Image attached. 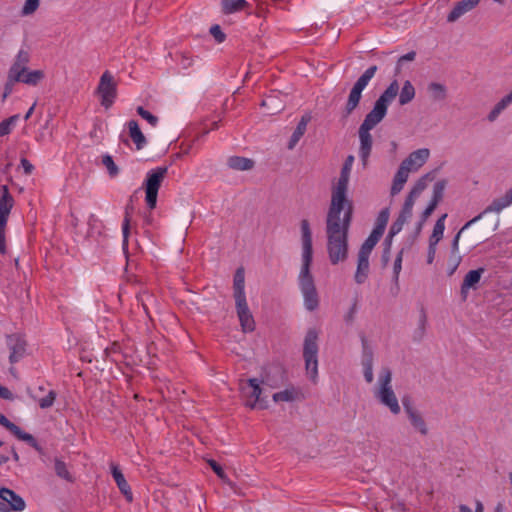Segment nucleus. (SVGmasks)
Returning <instances> with one entry per match:
<instances>
[{"label":"nucleus","instance_id":"32","mask_svg":"<svg viewBox=\"0 0 512 512\" xmlns=\"http://www.w3.org/2000/svg\"><path fill=\"white\" fill-rule=\"evenodd\" d=\"M382 235L383 234L379 233L378 231L372 230L371 234L368 236V238L362 244L358 254L369 257L373 248L378 243V241L380 240Z\"/></svg>","mask_w":512,"mask_h":512},{"label":"nucleus","instance_id":"27","mask_svg":"<svg viewBox=\"0 0 512 512\" xmlns=\"http://www.w3.org/2000/svg\"><path fill=\"white\" fill-rule=\"evenodd\" d=\"M227 165L233 170L247 171L254 167V161L241 156H231L227 160Z\"/></svg>","mask_w":512,"mask_h":512},{"label":"nucleus","instance_id":"3","mask_svg":"<svg viewBox=\"0 0 512 512\" xmlns=\"http://www.w3.org/2000/svg\"><path fill=\"white\" fill-rule=\"evenodd\" d=\"M374 397L389 411L398 415L401 411L397 396L392 388V372L389 367H382L374 388Z\"/></svg>","mask_w":512,"mask_h":512},{"label":"nucleus","instance_id":"42","mask_svg":"<svg viewBox=\"0 0 512 512\" xmlns=\"http://www.w3.org/2000/svg\"><path fill=\"white\" fill-rule=\"evenodd\" d=\"M102 164L107 169L110 177H116L119 173L118 166L114 163L113 158L106 154L102 157Z\"/></svg>","mask_w":512,"mask_h":512},{"label":"nucleus","instance_id":"11","mask_svg":"<svg viewBox=\"0 0 512 512\" xmlns=\"http://www.w3.org/2000/svg\"><path fill=\"white\" fill-rule=\"evenodd\" d=\"M262 383L263 381H260L257 378H250L246 383L241 384V392L243 397L246 399V406L252 409L255 408L257 404H259V407L262 409L267 407V405L264 404V401L260 398L262 393L260 385Z\"/></svg>","mask_w":512,"mask_h":512},{"label":"nucleus","instance_id":"15","mask_svg":"<svg viewBox=\"0 0 512 512\" xmlns=\"http://www.w3.org/2000/svg\"><path fill=\"white\" fill-rule=\"evenodd\" d=\"M235 305L242 331L244 333L253 332L255 330V321L248 307L247 300L236 301Z\"/></svg>","mask_w":512,"mask_h":512},{"label":"nucleus","instance_id":"29","mask_svg":"<svg viewBox=\"0 0 512 512\" xmlns=\"http://www.w3.org/2000/svg\"><path fill=\"white\" fill-rule=\"evenodd\" d=\"M427 91L434 101H443L447 97V88L438 82H431L427 86Z\"/></svg>","mask_w":512,"mask_h":512},{"label":"nucleus","instance_id":"63","mask_svg":"<svg viewBox=\"0 0 512 512\" xmlns=\"http://www.w3.org/2000/svg\"><path fill=\"white\" fill-rule=\"evenodd\" d=\"M417 197H418V195L414 194V192H412L410 190V192H409L408 196L406 197L405 202H404L403 205L413 208L415 200H416Z\"/></svg>","mask_w":512,"mask_h":512},{"label":"nucleus","instance_id":"64","mask_svg":"<svg viewBox=\"0 0 512 512\" xmlns=\"http://www.w3.org/2000/svg\"><path fill=\"white\" fill-rule=\"evenodd\" d=\"M500 111L498 109H496L495 107L490 111V113L488 114L487 116V119L490 121V122H493L497 119V117L500 115Z\"/></svg>","mask_w":512,"mask_h":512},{"label":"nucleus","instance_id":"39","mask_svg":"<svg viewBox=\"0 0 512 512\" xmlns=\"http://www.w3.org/2000/svg\"><path fill=\"white\" fill-rule=\"evenodd\" d=\"M362 343H363V353H362V360H361L362 367L363 368L373 367V360H374L373 351L371 350V348L368 347L367 342L364 338L362 339Z\"/></svg>","mask_w":512,"mask_h":512},{"label":"nucleus","instance_id":"17","mask_svg":"<svg viewBox=\"0 0 512 512\" xmlns=\"http://www.w3.org/2000/svg\"><path fill=\"white\" fill-rule=\"evenodd\" d=\"M0 425L9 430L19 440L29 443L32 447L37 448V442L35 438L20 429L16 424L12 423L6 416L0 412Z\"/></svg>","mask_w":512,"mask_h":512},{"label":"nucleus","instance_id":"10","mask_svg":"<svg viewBox=\"0 0 512 512\" xmlns=\"http://www.w3.org/2000/svg\"><path fill=\"white\" fill-rule=\"evenodd\" d=\"M398 93L399 83L397 80H393L375 101L374 106L368 115L378 119V121H382L387 114L388 106L396 98Z\"/></svg>","mask_w":512,"mask_h":512},{"label":"nucleus","instance_id":"48","mask_svg":"<svg viewBox=\"0 0 512 512\" xmlns=\"http://www.w3.org/2000/svg\"><path fill=\"white\" fill-rule=\"evenodd\" d=\"M403 249L397 254L393 265V281L398 284L399 275L402 269Z\"/></svg>","mask_w":512,"mask_h":512},{"label":"nucleus","instance_id":"38","mask_svg":"<svg viewBox=\"0 0 512 512\" xmlns=\"http://www.w3.org/2000/svg\"><path fill=\"white\" fill-rule=\"evenodd\" d=\"M296 391L292 389H286L284 391L277 392L273 395L275 402H292L296 399Z\"/></svg>","mask_w":512,"mask_h":512},{"label":"nucleus","instance_id":"62","mask_svg":"<svg viewBox=\"0 0 512 512\" xmlns=\"http://www.w3.org/2000/svg\"><path fill=\"white\" fill-rule=\"evenodd\" d=\"M0 398L5 399V400H12L13 394L11 393V391L8 388L0 385Z\"/></svg>","mask_w":512,"mask_h":512},{"label":"nucleus","instance_id":"31","mask_svg":"<svg viewBox=\"0 0 512 512\" xmlns=\"http://www.w3.org/2000/svg\"><path fill=\"white\" fill-rule=\"evenodd\" d=\"M309 118L302 117L288 142V149L292 150L304 135L307 129Z\"/></svg>","mask_w":512,"mask_h":512},{"label":"nucleus","instance_id":"55","mask_svg":"<svg viewBox=\"0 0 512 512\" xmlns=\"http://www.w3.org/2000/svg\"><path fill=\"white\" fill-rule=\"evenodd\" d=\"M512 103V91L504 96L494 107L502 112L508 105Z\"/></svg>","mask_w":512,"mask_h":512},{"label":"nucleus","instance_id":"35","mask_svg":"<svg viewBox=\"0 0 512 512\" xmlns=\"http://www.w3.org/2000/svg\"><path fill=\"white\" fill-rule=\"evenodd\" d=\"M222 10L226 14H231L242 10L247 2L245 0H221Z\"/></svg>","mask_w":512,"mask_h":512},{"label":"nucleus","instance_id":"18","mask_svg":"<svg viewBox=\"0 0 512 512\" xmlns=\"http://www.w3.org/2000/svg\"><path fill=\"white\" fill-rule=\"evenodd\" d=\"M111 473L118 489L123 494L127 502L131 503L133 501V493L131 491V487L126 481L119 467L114 463H111Z\"/></svg>","mask_w":512,"mask_h":512},{"label":"nucleus","instance_id":"25","mask_svg":"<svg viewBox=\"0 0 512 512\" xmlns=\"http://www.w3.org/2000/svg\"><path fill=\"white\" fill-rule=\"evenodd\" d=\"M409 171L405 166H399L398 171L396 172L392 187H391V195L394 196L398 194L404 187V184L407 182L409 177Z\"/></svg>","mask_w":512,"mask_h":512},{"label":"nucleus","instance_id":"19","mask_svg":"<svg viewBox=\"0 0 512 512\" xmlns=\"http://www.w3.org/2000/svg\"><path fill=\"white\" fill-rule=\"evenodd\" d=\"M480 0H461L458 1L451 12L447 16L448 22H455L458 20L462 15L466 14L467 12L474 9L478 4Z\"/></svg>","mask_w":512,"mask_h":512},{"label":"nucleus","instance_id":"40","mask_svg":"<svg viewBox=\"0 0 512 512\" xmlns=\"http://www.w3.org/2000/svg\"><path fill=\"white\" fill-rule=\"evenodd\" d=\"M57 397V393L54 390H50L45 397L37 399L36 397H33L35 400H37L38 405L41 409H48L53 406L55 400Z\"/></svg>","mask_w":512,"mask_h":512},{"label":"nucleus","instance_id":"41","mask_svg":"<svg viewBox=\"0 0 512 512\" xmlns=\"http://www.w3.org/2000/svg\"><path fill=\"white\" fill-rule=\"evenodd\" d=\"M445 187H446V181L445 180H440V181L436 182L434 184V187H433V196H432V199H431L430 202L435 203L436 205H438V203L443 198Z\"/></svg>","mask_w":512,"mask_h":512},{"label":"nucleus","instance_id":"34","mask_svg":"<svg viewBox=\"0 0 512 512\" xmlns=\"http://www.w3.org/2000/svg\"><path fill=\"white\" fill-rule=\"evenodd\" d=\"M447 214H443L435 223L432 234L429 238L430 243L438 244L443 237L445 230V219Z\"/></svg>","mask_w":512,"mask_h":512},{"label":"nucleus","instance_id":"23","mask_svg":"<svg viewBox=\"0 0 512 512\" xmlns=\"http://www.w3.org/2000/svg\"><path fill=\"white\" fill-rule=\"evenodd\" d=\"M483 272H484V269L479 268L476 270H470L465 275L463 283L461 285V294H462L463 298H466V294L470 288H475L476 284L479 283Z\"/></svg>","mask_w":512,"mask_h":512},{"label":"nucleus","instance_id":"50","mask_svg":"<svg viewBox=\"0 0 512 512\" xmlns=\"http://www.w3.org/2000/svg\"><path fill=\"white\" fill-rule=\"evenodd\" d=\"M137 113L145 119L151 126L155 127L158 123V118L151 114L149 111L145 110L142 106L137 108Z\"/></svg>","mask_w":512,"mask_h":512},{"label":"nucleus","instance_id":"6","mask_svg":"<svg viewBox=\"0 0 512 512\" xmlns=\"http://www.w3.org/2000/svg\"><path fill=\"white\" fill-rule=\"evenodd\" d=\"M510 205H512V187L506 191V193L501 196V197H498V198H495L484 210L483 212H481L479 215H477L476 217H474L473 219L469 220L459 231L458 233L455 235L453 241H452V246H451V249H452V253L453 254H456L458 253V250H459V241H460V237H461V234L464 230H466L467 228H469L472 224L476 223L477 221H479L483 215L485 214H488V213H500L502 210H504L505 208L509 207Z\"/></svg>","mask_w":512,"mask_h":512},{"label":"nucleus","instance_id":"1","mask_svg":"<svg viewBox=\"0 0 512 512\" xmlns=\"http://www.w3.org/2000/svg\"><path fill=\"white\" fill-rule=\"evenodd\" d=\"M353 206L330 205L326 217L327 253L331 264L337 265L348 257V232Z\"/></svg>","mask_w":512,"mask_h":512},{"label":"nucleus","instance_id":"24","mask_svg":"<svg viewBox=\"0 0 512 512\" xmlns=\"http://www.w3.org/2000/svg\"><path fill=\"white\" fill-rule=\"evenodd\" d=\"M127 125H128V129H129V136H130L131 140L134 142V144L136 145V149L137 150L143 149L147 144V140H146L144 134L142 133V131L140 130L138 122L135 120H130L127 123Z\"/></svg>","mask_w":512,"mask_h":512},{"label":"nucleus","instance_id":"46","mask_svg":"<svg viewBox=\"0 0 512 512\" xmlns=\"http://www.w3.org/2000/svg\"><path fill=\"white\" fill-rule=\"evenodd\" d=\"M430 180H432L431 175L429 173L425 174L420 179H418V181L415 183L411 191L419 196L426 189L427 183Z\"/></svg>","mask_w":512,"mask_h":512},{"label":"nucleus","instance_id":"36","mask_svg":"<svg viewBox=\"0 0 512 512\" xmlns=\"http://www.w3.org/2000/svg\"><path fill=\"white\" fill-rule=\"evenodd\" d=\"M18 119L19 115L15 114L0 122V137L10 134Z\"/></svg>","mask_w":512,"mask_h":512},{"label":"nucleus","instance_id":"51","mask_svg":"<svg viewBox=\"0 0 512 512\" xmlns=\"http://www.w3.org/2000/svg\"><path fill=\"white\" fill-rule=\"evenodd\" d=\"M426 324H427V315H426L425 310L422 309L420 312V316H419L418 328L416 330L418 339H421L424 336Z\"/></svg>","mask_w":512,"mask_h":512},{"label":"nucleus","instance_id":"12","mask_svg":"<svg viewBox=\"0 0 512 512\" xmlns=\"http://www.w3.org/2000/svg\"><path fill=\"white\" fill-rule=\"evenodd\" d=\"M97 92L101 97V105L105 108L111 107L117 95V88L113 76L108 71L102 74Z\"/></svg>","mask_w":512,"mask_h":512},{"label":"nucleus","instance_id":"28","mask_svg":"<svg viewBox=\"0 0 512 512\" xmlns=\"http://www.w3.org/2000/svg\"><path fill=\"white\" fill-rule=\"evenodd\" d=\"M19 82L30 86H36L39 82H41L45 78V74L42 70H32L28 69L20 74Z\"/></svg>","mask_w":512,"mask_h":512},{"label":"nucleus","instance_id":"26","mask_svg":"<svg viewBox=\"0 0 512 512\" xmlns=\"http://www.w3.org/2000/svg\"><path fill=\"white\" fill-rule=\"evenodd\" d=\"M369 274V257L358 254V263L355 273V281L357 284H363Z\"/></svg>","mask_w":512,"mask_h":512},{"label":"nucleus","instance_id":"14","mask_svg":"<svg viewBox=\"0 0 512 512\" xmlns=\"http://www.w3.org/2000/svg\"><path fill=\"white\" fill-rule=\"evenodd\" d=\"M404 411L410 421L412 427L419 432L421 435L426 436L428 434L427 424L422 414L414 408L410 401L406 398L402 400Z\"/></svg>","mask_w":512,"mask_h":512},{"label":"nucleus","instance_id":"37","mask_svg":"<svg viewBox=\"0 0 512 512\" xmlns=\"http://www.w3.org/2000/svg\"><path fill=\"white\" fill-rule=\"evenodd\" d=\"M389 209L388 208H384L380 211L378 217H377V220H376V225L374 227V231H378L379 233L383 234L384 231H385V228H386V225L388 223V220H389Z\"/></svg>","mask_w":512,"mask_h":512},{"label":"nucleus","instance_id":"8","mask_svg":"<svg viewBox=\"0 0 512 512\" xmlns=\"http://www.w3.org/2000/svg\"><path fill=\"white\" fill-rule=\"evenodd\" d=\"M380 122L381 121H378V119L367 114L364 118V121L362 122V124L359 127V130H358V136H359V141H360L359 157H360L364 167H366L368 164V159H369V156H370L371 150H372L373 140H372V135H371L370 131L373 128H375Z\"/></svg>","mask_w":512,"mask_h":512},{"label":"nucleus","instance_id":"57","mask_svg":"<svg viewBox=\"0 0 512 512\" xmlns=\"http://www.w3.org/2000/svg\"><path fill=\"white\" fill-rule=\"evenodd\" d=\"M210 33L218 43H222L225 40V34L222 32L219 25L212 26L210 28Z\"/></svg>","mask_w":512,"mask_h":512},{"label":"nucleus","instance_id":"21","mask_svg":"<svg viewBox=\"0 0 512 512\" xmlns=\"http://www.w3.org/2000/svg\"><path fill=\"white\" fill-rule=\"evenodd\" d=\"M29 60H30L29 53L25 50H20L17 53L16 58L8 72L15 76L20 77V74L25 72L28 69L27 65L29 63Z\"/></svg>","mask_w":512,"mask_h":512},{"label":"nucleus","instance_id":"4","mask_svg":"<svg viewBox=\"0 0 512 512\" xmlns=\"http://www.w3.org/2000/svg\"><path fill=\"white\" fill-rule=\"evenodd\" d=\"M318 332L311 328L307 331L303 343V358L307 376L314 383L318 377Z\"/></svg>","mask_w":512,"mask_h":512},{"label":"nucleus","instance_id":"43","mask_svg":"<svg viewBox=\"0 0 512 512\" xmlns=\"http://www.w3.org/2000/svg\"><path fill=\"white\" fill-rule=\"evenodd\" d=\"M54 468L57 476L67 481H72V476L69 473L66 464L62 460L56 459Z\"/></svg>","mask_w":512,"mask_h":512},{"label":"nucleus","instance_id":"20","mask_svg":"<svg viewBox=\"0 0 512 512\" xmlns=\"http://www.w3.org/2000/svg\"><path fill=\"white\" fill-rule=\"evenodd\" d=\"M0 498L2 502H6L10 505L11 509L14 511L21 512L25 509L26 504L21 496L16 494L13 490L8 488L0 489Z\"/></svg>","mask_w":512,"mask_h":512},{"label":"nucleus","instance_id":"2","mask_svg":"<svg viewBox=\"0 0 512 512\" xmlns=\"http://www.w3.org/2000/svg\"><path fill=\"white\" fill-rule=\"evenodd\" d=\"M302 241V265L298 276V283L304 298V306L309 311H314L319 305V298L314 284L310 267L313 259L312 233L309 222L301 221Z\"/></svg>","mask_w":512,"mask_h":512},{"label":"nucleus","instance_id":"47","mask_svg":"<svg viewBox=\"0 0 512 512\" xmlns=\"http://www.w3.org/2000/svg\"><path fill=\"white\" fill-rule=\"evenodd\" d=\"M40 0H26L22 10L21 15L22 16H29L32 15L39 7Z\"/></svg>","mask_w":512,"mask_h":512},{"label":"nucleus","instance_id":"9","mask_svg":"<svg viewBox=\"0 0 512 512\" xmlns=\"http://www.w3.org/2000/svg\"><path fill=\"white\" fill-rule=\"evenodd\" d=\"M376 71L377 66H370L353 85L345 105V112L347 115L351 114L358 107L362 97V91L367 87Z\"/></svg>","mask_w":512,"mask_h":512},{"label":"nucleus","instance_id":"61","mask_svg":"<svg viewBox=\"0 0 512 512\" xmlns=\"http://www.w3.org/2000/svg\"><path fill=\"white\" fill-rule=\"evenodd\" d=\"M363 375L367 383H372L374 380L373 367L363 368Z\"/></svg>","mask_w":512,"mask_h":512},{"label":"nucleus","instance_id":"44","mask_svg":"<svg viewBox=\"0 0 512 512\" xmlns=\"http://www.w3.org/2000/svg\"><path fill=\"white\" fill-rule=\"evenodd\" d=\"M133 209L132 206L127 205L125 209V216L122 224V234L124 245L128 242L129 229H130V211Z\"/></svg>","mask_w":512,"mask_h":512},{"label":"nucleus","instance_id":"58","mask_svg":"<svg viewBox=\"0 0 512 512\" xmlns=\"http://www.w3.org/2000/svg\"><path fill=\"white\" fill-rule=\"evenodd\" d=\"M412 211L413 208L403 205L398 217L407 222L412 216Z\"/></svg>","mask_w":512,"mask_h":512},{"label":"nucleus","instance_id":"53","mask_svg":"<svg viewBox=\"0 0 512 512\" xmlns=\"http://www.w3.org/2000/svg\"><path fill=\"white\" fill-rule=\"evenodd\" d=\"M209 466L212 468V470L216 473V475L223 481L227 480V475L224 472L221 465H219L215 460H209L208 461Z\"/></svg>","mask_w":512,"mask_h":512},{"label":"nucleus","instance_id":"54","mask_svg":"<svg viewBox=\"0 0 512 512\" xmlns=\"http://www.w3.org/2000/svg\"><path fill=\"white\" fill-rule=\"evenodd\" d=\"M437 205L435 203L430 202L426 209L423 211L421 216V221L418 225V230L422 228L423 223L427 220V218L433 213V211L436 209Z\"/></svg>","mask_w":512,"mask_h":512},{"label":"nucleus","instance_id":"22","mask_svg":"<svg viewBox=\"0 0 512 512\" xmlns=\"http://www.w3.org/2000/svg\"><path fill=\"white\" fill-rule=\"evenodd\" d=\"M234 298L236 301L246 300L245 295V274L243 268H238L233 281Z\"/></svg>","mask_w":512,"mask_h":512},{"label":"nucleus","instance_id":"45","mask_svg":"<svg viewBox=\"0 0 512 512\" xmlns=\"http://www.w3.org/2000/svg\"><path fill=\"white\" fill-rule=\"evenodd\" d=\"M19 77L15 76L8 72L7 81L4 86V92L2 96V100L4 101L12 92L14 89V85L19 82Z\"/></svg>","mask_w":512,"mask_h":512},{"label":"nucleus","instance_id":"30","mask_svg":"<svg viewBox=\"0 0 512 512\" xmlns=\"http://www.w3.org/2000/svg\"><path fill=\"white\" fill-rule=\"evenodd\" d=\"M398 94H399V104L401 106H404V105H407L408 103H410L414 99L416 91H415L413 84L409 80H406L403 83V86Z\"/></svg>","mask_w":512,"mask_h":512},{"label":"nucleus","instance_id":"16","mask_svg":"<svg viewBox=\"0 0 512 512\" xmlns=\"http://www.w3.org/2000/svg\"><path fill=\"white\" fill-rule=\"evenodd\" d=\"M429 156L430 150L428 148H421L410 153L400 165L405 166L409 172H414L420 169L427 162Z\"/></svg>","mask_w":512,"mask_h":512},{"label":"nucleus","instance_id":"49","mask_svg":"<svg viewBox=\"0 0 512 512\" xmlns=\"http://www.w3.org/2000/svg\"><path fill=\"white\" fill-rule=\"evenodd\" d=\"M405 223H406V221L397 217V219L391 225L389 233L386 238H388L389 240H392V238L402 230Z\"/></svg>","mask_w":512,"mask_h":512},{"label":"nucleus","instance_id":"59","mask_svg":"<svg viewBox=\"0 0 512 512\" xmlns=\"http://www.w3.org/2000/svg\"><path fill=\"white\" fill-rule=\"evenodd\" d=\"M436 246H437V244L429 242L428 254H427V263L428 264H432L434 261L435 254H436Z\"/></svg>","mask_w":512,"mask_h":512},{"label":"nucleus","instance_id":"13","mask_svg":"<svg viewBox=\"0 0 512 512\" xmlns=\"http://www.w3.org/2000/svg\"><path fill=\"white\" fill-rule=\"evenodd\" d=\"M6 345L10 351L9 362L11 364L19 362L25 356L27 343L21 334L13 333L7 335Z\"/></svg>","mask_w":512,"mask_h":512},{"label":"nucleus","instance_id":"7","mask_svg":"<svg viewBox=\"0 0 512 512\" xmlns=\"http://www.w3.org/2000/svg\"><path fill=\"white\" fill-rule=\"evenodd\" d=\"M167 173L168 167L159 166L148 171L146 175V179L144 182V188L146 193L145 201L150 209H154L156 207L158 191Z\"/></svg>","mask_w":512,"mask_h":512},{"label":"nucleus","instance_id":"52","mask_svg":"<svg viewBox=\"0 0 512 512\" xmlns=\"http://www.w3.org/2000/svg\"><path fill=\"white\" fill-rule=\"evenodd\" d=\"M391 244L392 240H389L388 238L384 241V248L381 256V261L384 266H386L390 259V251H391Z\"/></svg>","mask_w":512,"mask_h":512},{"label":"nucleus","instance_id":"33","mask_svg":"<svg viewBox=\"0 0 512 512\" xmlns=\"http://www.w3.org/2000/svg\"><path fill=\"white\" fill-rule=\"evenodd\" d=\"M13 206L14 199L9 193L8 187L6 185L1 186L0 213L10 214Z\"/></svg>","mask_w":512,"mask_h":512},{"label":"nucleus","instance_id":"5","mask_svg":"<svg viewBox=\"0 0 512 512\" xmlns=\"http://www.w3.org/2000/svg\"><path fill=\"white\" fill-rule=\"evenodd\" d=\"M354 163V156L349 155L345 159L342 166L340 177L337 183L332 188L331 202L330 205L338 207L353 206L352 202L347 197L348 184L350 179L351 169Z\"/></svg>","mask_w":512,"mask_h":512},{"label":"nucleus","instance_id":"56","mask_svg":"<svg viewBox=\"0 0 512 512\" xmlns=\"http://www.w3.org/2000/svg\"><path fill=\"white\" fill-rule=\"evenodd\" d=\"M416 57V52L414 51H411V52H408L407 54L401 56L398 61H397V66H396V73H399L400 70H401V66L402 64L405 62V61H413Z\"/></svg>","mask_w":512,"mask_h":512},{"label":"nucleus","instance_id":"60","mask_svg":"<svg viewBox=\"0 0 512 512\" xmlns=\"http://www.w3.org/2000/svg\"><path fill=\"white\" fill-rule=\"evenodd\" d=\"M20 164L24 170V173L26 175H30L32 174L33 170H34V166L26 159V158H22L20 160Z\"/></svg>","mask_w":512,"mask_h":512}]
</instances>
